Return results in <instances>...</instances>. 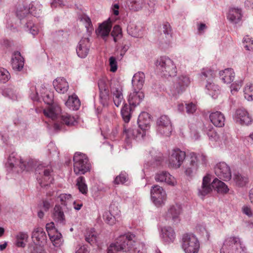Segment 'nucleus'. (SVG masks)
Instances as JSON below:
<instances>
[{
    "instance_id": "4c0bfd02",
    "label": "nucleus",
    "mask_w": 253,
    "mask_h": 253,
    "mask_svg": "<svg viewBox=\"0 0 253 253\" xmlns=\"http://www.w3.org/2000/svg\"><path fill=\"white\" fill-rule=\"evenodd\" d=\"M244 97L248 101L253 100V83L246 84L244 88Z\"/></svg>"
},
{
    "instance_id": "6ab92c4d",
    "label": "nucleus",
    "mask_w": 253,
    "mask_h": 253,
    "mask_svg": "<svg viewBox=\"0 0 253 253\" xmlns=\"http://www.w3.org/2000/svg\"><path fill=\"white\" fill-rule=\"evenodd\" d=\"M144 97V93L141 90L133 89L129 95L128 101L130 106L135 107L140 104Z\"/></svg>"
},
{
    "instance_id": "20e7f679",
    "label": "nucleus",
    "mask_w": 253,
    "mask_h": 253,
    "mask_svg": "<svg viewBox=\"0 0 253 253\" xmlns=\"http://www.w3.org/2000/svg\"><path fill=\"white\" fill-rule=\"evenodd\" d=\"M32 160H29V162L23 161L17 153L12 152L8 158L5 168L8 172H12L13 169L16 168L17 166L20 169L21 172L24 171L28 172L32 169Z\"/></svg>"
},
{
    "instance_id": "72a5a7b5",
    "label": "nucleus",
    "mask_w": 253,
    "mask_h": 253,
    "mask_svg": "<svg viewBox=\"0 0 253 253\" xmlns=\"http://www.w3.org/2000/svg\"><path fill=\"white\" fill-rule=\"evenodd\" d=\"M28 238L29 236L27 233L19 232L16 236V245L18 247H25Z\"/></svg>"
},
{
    "instance_id": "cd10ccee",
    "label": "nucleus",
    "mask_w": 253,
    "mask_h": 253,
    "mask_svg": "<svg viewBox=\"0 0 253 253\" xmlns=\"http://www.w3.org/2000/svg\"><path fill=\"white\" fill-rule=\"evenodd\" d=\"M220 79L224 83L230 84L234 79L235 73L233 69L227 68L219 72Z\"/></svg>"
},
{
    "instance_id": "c9c22d12",
    "label": "nucleus",
    "mask_w": 253,
    "mask_h": 253,
    "mask_svg": "<svg viewBox=\"0 0 253 253\" xmlns=\"http://www.w3.org/2000/svg\"><path fill=\"white\" fill-rule=\"evenodd\" d=\"M145 5V0H130L128 6L130 10L138 11L142 9Z\"/></svg>"
},
{
    "instance_id": "09e8293b",
    "label": "nucleus",
    "mask_w": 253,
    "mask_h": 253,
    "mask_svg": "<svg viewBox=\"0 0 253 253\" xmlns=\"http://www.w3.org/2000/svg\"><path fill=\"white\" fill-rule=\"evenodd\" d=\"M206 88L211 93L212 95L217 94L219 91V86L212 82L206 83L205 84Z\"/></svg>"
},
{
    "instance_id": "bf43d9fd",
    "label": "nucleus",
    "mask_w": 253,
    "mask_h": 253,
    "mask_svg": "<svg viewBox=\"0 0 253 253\" xmlns=\"http://www.w3.org/2000/svg\"><path fill=\"white\" fill-rule=\"evenodd\" d=\"M109 65L110 66V71L115 72L118 68L116 59L113 56H111L109 59Z\"/></svg>"
},
{
    "instance_id": "412c9836",
    "label": "nucleus",
    "mask_w": 253,
    "mask_h": 253,
    "mask_svg": "<svg viewBox=\"0 0 253 253\" xmlns=\"http://www.w3.org/2000/svg\"><path fill=\"white\" fill-rule=\"evenodd\" d=\"M61 111V109L59 105L52 104L43 110V114L46 117L51 119L52 120H55L58 118Z\"/></svg>"
},
{
    "instance_id": "1a4fd4ad",
    "label": "nucleus",
    "mask_w": 253,
    "mask_h": 253,
    "mask_svg": "<svg viewBox=\"0 0 253 253\" xmlns=\"http://www.w3.org/2000/svg\"><path fill=\"white\" fill-rule=\"evenodd\" d=\"M157 130L164 136H169L172 130L171 122L167 115H162L157 121Z\"/></svg>"
},
{
    "instance_id": "aec40b11",
    "label": "nucleus",
    "mask_w": 253,
    "mask_h": 253,
    "mask_svg": "<svg viewBox=\"0 0 253 253\" xmlns=\"http://www.w3.org/2000/svg\"><path fill=\"white\" fill-rule=\"evenodd\" d=\"M122 87L119 84L112 86L111 89L113 101L117 107H119L124 101Z\"/></svg>"
},
{
    "instance_id": "bb28decb",
    "label": "nucleus",
    "mask_w": 253,
    "mask_h": 253,
    "mask_svg": "<svg viewBox=\"0 0 253 253\" xmlns=\"http://www.w3.org/2000/svg\"><path fill=\"white\" fill-rule=\"evenodd\" d=\"M111 28L112 24L111 22L105 21L99 25L98 28L96 30V33L98 36H100L104 39L109 35Z\"/></svg>"
},
{
    "instance_id": "ddd939ff",
    "label": "nucleus",
    "mask_w": 253,
    "mask_h": 253,
    "mask_svg": "<svg viewBox=\"0 0 253 253\" xmlns=\"http://www.w3.org/2000/svg\"><path fill=\"white\" fill-rule=\"evenodd\" d=\"M90 47L88 38H83L79 42L77 47V53L79 57L84 58L88 55Z\"/></svg>"
},
{
    "instance_id": "c03bdc74",
    "label": "nucleus",
    "mask_w": 253,
    "mask_h": 253,
    "mask_svg": "<svg viewBox=\"0 0 253 253\" xmlns=\"http://www.w3.org/2000/svg\"><path fill=\"white\" fill-rule=\"evenodd\" d=\"M127 31L128 33L132 37L135 38H141L142 37L141 31L135 25H129L127 27Z\"/></svg>"
},
{
    "instance_id": "13d9d810",
    "label": "nucleus",
    "mask_w": 253,
    "mask_h": 253,
    "mask_svg": "<svg viewBox=\"0 0 253 253\" xmlns=\"http://www.w3.org/2000/svg\"><path fill=\"white\" fill-rule=\"evenodd\" d=\"M163 30L164 34L166 35V38L167 39H169L171 37V29L169 24L168 22H166L164 24Z\"/></svg>"
},
{
    "instance_id": "a19ab883",
    "label": "nucleus",
    "mask_w": 253,
    "mask_h": 253,
    "mask_svg": "<svg viewBox=\"0 0 253 253\" xmlns=\"http://www.w3.org/2000/svg\"><path fill=\"white\" fill-rule=\"evenodd\" d=\"M60 120L62 123L68 126H74L77 123L74 117L68 114H63L60 116Z\"/></svg>"
},
{
    "instance_id": "79ce46f5",
    "label": "nucleus",
    "mask_w": 253,
    "mask_h": 253,
    "mask_svg": "<svg viewBox=\"0 0 253 253\" xmlns=\"http://www.w3.org/2000/svg\"><path fill=\"white\" fill-rule=\"evenodd\" d=\"M77 186L82 194H85L87 192V186L85 183V179L83 176L79 177L77 179Z\"/></svg>"
},
{
    "instance_id": "6e6552de",
    "label": "nucleus",
    "mask_w": 253,
    "mask_h": 253,
    "mask_svg": "<svg viewBox=\"0 0 253 253\" xmlns=\"http://www.w3.org/2000/svg\"><path fill=\"white\" fill-rule=\"evenodd\" d=\"M186 157L185 152L179 149H173L169 157V167L172 169L180 168Z\"/></svg>"
},
{
    "instance_id": "a878e982",
    "label": "nucleus",
    "mask_w": 253,
    "mask_h": 253,
    "mask_svg": "<svg viewBox=\"0 0 253 253\" xmlns=\"http://www.w3.org/2000/svg\"><path fill=\"white\" fill-rule=\"evenodd\" d=\"M24 58L19 51H15L14 53L12 58V68L17 71H20L24 66Z\"/></svg>"
},
{
    "instance_id": "3c124183",
    "label": "nucleus",
    "mask_w": 253,
    "mask_h": 253,
    "mask_svg": "<svg viewBox=\"0 0 253 253\" xmlns=\"http://www.w3.org/2000/svg\"><path fill=\"white\" fill-rule=\"evenodd\" d=\"M30 11V9L25 6H19L17 10V16L20 19H22L24 18L29 15Z\"/></svg>"
},
{
    "instance_id": "f257e3e1",
    "label": "nucleus",
    "mask_w": 253,
    "mask_h": 253,
    "mask_svg": "<svg viewBox=\"0 0 253 253\" xmlns=\"http://www.w3.org/2000/svg\"><path fill=\"white\" fill-rule=\"evenodd\" d=\"M214 189L219 194H225L229 191L227 186L222 181L214 178L212 181L211 175H206L203 179L202 185L198 189V195L204 198Z\"/></svg>"
},
{
    "instance_id": "49530a36",
    "label": "nucleus",
    "mask_w": 253,
    "mask_h": 253,
    "mask_svg": "<svg viewBox=\"0 0 253 253\" xmlns=\"http://www.w3.org/2000/svg\"><path fill=\"white\" fill-rule=\"evenodd\" d=\"M233 179L237 185L239 187H243L246 185L248 182V177L244 175H233Z\"/></svg>"
},
{
    "instance_id": "603ef678",
    "label": "nucleus",
    "mask_w": 253,
    "mask_h": 253,
    "mask_svg": "<svg viewBox=\"0 0 253 253\" xmlns=\"http://www.w3.org/2000/svg\"><path fill=\"white\" fill-rule=\"evenodd\" d=\"M2 94L13 100H15L17 98L16 91L14 88L11 87L5 88L2 91Z\"/></svg>"
},
{
    "instance_id": "680f3d73",
    "label": "nucleus",
    "mask_w": 253,
    "mask_h": 253,
    "mask_svg": "<svg viewBox=\"0 0 253 253\" xmlns=\"http://www.w3.org/2000/svg\"><path fill=\"white\" fill-rule=\"evenodd\" d=\"M81 21L85 23V24H86L85 27L86 28L88 29V30H89V29L90 28H92V25L91 23V20L89 18V17H88L87 15H82L81 17Z\"/></svg>"
},
{
    "instance_id": "7ed1b4c3",
    "label": "nucleus",
    "mask_w": 253,
    "mask_h": 253,
    "mask_svg": "<svg viewBox=\"0 0 253 253\" xmlns=\"http://www.w3.org/2000/svg\"><path fill=\"white\" fill-rule=\"evenodd\" d=\"M155 65L159 73L162 77H174L177 74V68L174 62L168 56H161L156 61Z\"/></svg>"
},
{
    "instance_id": "5701e85b",
    "label": "nucleus",
    "mask_w": 253,
    "mask_h": 253,
    "mask_svg": "<svg viewBox=\"0 0 253 253\" xmlns=\"http://www.w3.org/2000/svg\"><path fill=\"white\" fill-rule=\"evenodd\" d=\"M55 90L60 93H65L69 88L68 82L63 78H58L53 82Z\"/></svg>"
},
{
    "instance_id": "f704fd0d",
    "label": "nucleus",
    "mask_w": 253,
    "mask_h": 253,
    "mask_svg": "<svg viewBox=\"0 0 253 253\" xmlns=\"http://www.w3.org/2000/svg\"><path fill=\"white\" fill-rule=\"evenodd\" d=\"M53 216L54 220L58 222H63L65 220V215L60 206L56 205L54 208Z\"/></svg>"
},
{
    "instance_id": "a18cd8bd",
    "label": "nucleus",
    "mask_w": 253,
    "mask_h": 253,
    "mask_svg": "<svg viewBox=\"0 0 253 253\" xmlns=\"http://www.w3.org/2000/svg\"><path fill=\"white\" fill-rule=\"evenodd\" d=\"M58 198L59 199L62 205L67 207L69 204H71L72 201V197L71 194H61ZM68 209V208L67 207Z\"/></svg>"
},
{
    "instance_id": "e433bc0d",
    "label": "nucleus",
    "mask_w": 253,
    "mask_h": 253,
    "mask_svg": "<svg viewBox=\"0 0 253 253\" xmlns=\"http://www.w3.org/2000/svg\"><path fill=\"white\" fill-rule=\"evenodd\" d=\"M131 107L127 104H125L121 110V115L124 122L127 123L131 117Z\"/></svg>"
},
{
    "instance_id": "58836bf2",
    "label": "nucleus",
    "mask_w": 253,
    "mask_h": 253,
    "mask_svg": "<svg viewBox=\"0 0 253 253\" xmlns=\"http://www.w3.org/2000/svg\"><path fill=\"white\" fill-rule=\"evenodd\" d=\"M162 163V159L159 157L156 159L155 162H151L150 163L148 162L144 165V169H143V172H148L154 169L155 168L159 167L161 165Z\"/></svg>"
},
{
    "instance_id": "9b49d317",
    "label": "nucleus",
    "mask_w": 253,
    "mask_h": 253,
    "mask_svg": "<svg viewBox=\"0 0 253 253\" xmlns=\"http://www.w3.org/2000/svg\"><path fill=\"white\" fill-rule=\"evenodd\" d=\"M190 83V78L186 75L178 76L174 81L172 91L174 95L182 93Z\"/></svg>"
},
{
    "instance_id": "393cba45",
    "label": "nucleus",
    "mask_w": 253,
    "mask_h": 253,
    "mask_svg": "<svg viewBox=\"0 0 253 253\" xmlns=\"http://www.w3.org/2000/svg\"><path fill=\"white\" fill-rule=\"evenodd\" d=\"M145 81V75L142 72L135 73L132 80L133 89L141 90Z\"/></svg>"
},
{
    "instance_id": "ea45409f",
    "label": "nucleus",
    "mask_w": 253,
    "mask_h": 253,
    "mask_svg": "<svg viewBox=\"0 0 253 253\" xmlns=\"http://www.w3.org/2000/svg\"><path fill=\"white\" fill-rule=\"evenodd\" d=\"M37 179L41 187H45L52 183L53 180L51 175H39Z\"/></svg>"
},
{
    "instance_id": "e2e57ef3",
    "label": "nucleus",
    "mask_w": 253,
    "mask_h": 253,
    "mask_svg": "<svg viewBox=\"0 0 253 253\" xmlns=\"http://www.w3.org/2000/svg\"><path fill=\"white\" fill-rule=\"evenodd\" d=\"M46 230L48 235H49L50 233L52 234V233H55V232L57 231L55 229L54 227V223L53 222H51L46 224Z\"/></svg>"
},
{
    "instance_id": "f03ea898",
    "label": "nucleus",
    "mask_w": 253,
    "mask_h": 253,
    "mask_svg": "<svg viewBox=\"0 0 253 253\" xmlns=\"http://www.w3.org/2000/svg\"><path fill=\"white\" fill-rule=\"evenodd\" d=\"M134 237L133 234H129L120 236L115 243L111 244L108 247L107 253L135 251V242L133 240Z\"/></svg>"
},
{
    "instance_id": "338daca9",
    "label": "nucleus",
    "mask_w": 253,
    "mask_h": 253,
    "mask_svg": "<svg viewBox=\"0 0 253 253\" xmlns=\"http://www.w3.org/2000/svg\"><path fill=\"white\" fill-rule=\"evenodd\" d=\"M242 210L243 212L246 215H248L249 217H251L253 216V212L250 207L248 206H244Z\"/></svg>"
},
{
    "instance_id": "5fc2aeb1",
    "label": "nucleus",
    "mask_w": 253,
    "mask_h": 253,
    "mask_svg": "<svg viewBox=\"0 0 253 253\" xmlns=\"http://www.w3.org/2000/svg\"><path fill=\"white\" fill-rule=\"evenodd\" d=\"M10 78V75L9 72L3 68H0V83H5Z\"/></svg>"
},
{
    "instance_id": "dca6fc26",
    "label": "nucleus",
    "mask_w": 253,
    "mask_h": 253,
    "mask_svg": "<svg viewBox=\"0 0 253 253\" xmlns=\"http://www.w3.org/2000/svg\"><path fill=\"white\" fill-rule=\"evenodd\" d=\"M32 238L33 241L39 246L43 245L46 243L47 237L43 228L37 227L34 229L32 233Z\"/></svg>"
},
{
    "instance_id": "2f4dec72",
    "label": "nucleus",
    "mask_w": 253,
    "mask_h": 253,
    "mask_svg": "<svg viewBox=\"0 0 253 253\" xmlns=\"http://www.w3.org/2000/svg\"><path fill=\"white\" fill-rule=\"evenodd\" d=\"M215 174H231L230 167L225 162L217 163L214 168Z\"/></svg>"
},
{
    "instance_id": "de8ad7c7",
    "label": "nucleus",
    "mask_w": 253,
    "mask_h": 253,
    "mask_svg": "<svg viewBox=\"0 0 253 253\" xmlns=\"http://www.w3.org/2000/svg\"><path fill=\"white\" fill-rule=\"evenodd\" d=\"M48 236L54 246H58L59 245L62 238V235L60 233L57 231L55 233H52V234L50 233Z\"/></svg>"
},
{
    "instance_id": "4d7b16f0",
    "label": "nucleus",
    "mask_w": 253,
    "mask_h": 253,
    "mask_svg": "<svg viewBox=\"0 0 253 253\" xmlns=\"http://www.w3.org/2000/svg\"><path fill=\"white\" fill-rule=\"evenodd\" d=\"M207 135L209 136V139L211 141H217L218 140V136L217 132L211 126L209 127V130L207 132Z\"/></svg>"
},
{
    "instance_id": "69168bd1",
    "label": "nucleus",
    "mask_w": 253,
    "mask_h": 253,
    "mask_svg": "<svg viewBox=\"0 0 253 253\" xmlns=\"http://www.w3.org/2000/svg\"><path fill=\"white\" fill-rule=\"evenodd\" d=\"M124 132L125 133L127 137V138H131L133 137L136 136V135L135 134V131L131 129H126V126H124Z\"/></svg>"
},
{
    "instance_id": "8fccbe9b",
    "label": "nucleus",
    "mask_w": 253,
    "mask_h": 253,
    "mask_svg": "<svg viewBox=\"0 0 253 253\" xmlns=\"http://www.w3.org/2000/svg\"><path fill=\"white\" fill-rule=\"evenodd\" d=\"M111 36L113 37L115 42H117L119 39L122 38V29L119 25H115L111 33Z\"/></svg>"
},
{
    "instance_id": "c756f323",
    "label": "nucleus",
    "mask_w": 253,
    "mask_h": 253,
    "mask_svg": "<svg viewBox=\"0 0 253 253\" xmlns=\"http://www.w3.org/2000/svg\"><path fill=\"white\" fill-rule=\"evenodd\" d=\"M242 17L241 9L236 8H230L227 15V19L233 23L239 22Z\"/></svg>"
},
{
    "instance_id": "423d86ee",
    "label": "nucleus",
    "mask_w": 253,
    "mask_h": 253,
    "mask_svg": "<svg viewBox=\"0 0 253 253\" xmlns=\"http://www.w3.org/2000/svg\"><path fill=\"white\" fill-rule=\"evenodd\" d=\"M220 253H246L239 238L230 237L225 239Z\"/></svg>"
},
{
    "instance_id": "2eb2a0df",
    "label": "nucleus",
    "mask_w": 253,
    "mask_h": 253,
    "mask_svg": "<svg viewBox=\"0 0 253 253\" xmlns=\"http://www.w3.org/2000/svg\"><path fill=\"white\" fill-rule=\"evenodd\" d=\"M236 121L241 125H249L252 122V118L249 113L243 108L236 110L234 116Z\"/></svg>"
},
{
    "instance_id": "6e6d98bb",
    "label": "nucleus",
    "mask_w": 253,
    "mask_h": 253,
    "mask_svg": "<svg viewBox=\"0 0 253 253\" xmlns=\"http://www.w3.org/2000/svg\"><path fill=\"white\" fill-rule=\"evenodd\" d=\"M155 6V2L154 0H145V5L143 9L146 12H152L154 10Z\"/></svg>"
},
{
    "instance_id": "0e129e2a",
    "label": "nucleus",
    "mask_w": 253,
    "mask_h": 253,
    "mask_svg": "<svg viewBox=\"0 0 253 253\" xmlns=\"http://www.w3.org/2000/svg\"><path fill=\"white\" fill-rule=\"evenodd\" d=\"M186 112L188 114L194 113L197 109L196 105L193 103L186 104Z\"/></svg>"
},
{
    "instance_id": "9d476101",
    "label": "nucleus",
    "mask_w": 253,
    "mask_h": 253,
    "mask_svg": "<svg viewBox=\"0 0 253 253\" xmlns=\"http://www.w3.org/2000/svg\"><path fill=\"white\" fill-rule=\"evenodd\" d=\"M152 201L156 206L159 207L165 204L167 200V194L163 188L158 185L152 187L151 190Z\"/></svg>"
},
{
    "instance_id": "4468645a",
    "label": "nucleus",
    "mask_w": 253,
    "mask_h": 253,
    "mask_svg": "<svg viewBox=\"0 0 253 253\" xmlns=\"http://www.w3.org/2000/svg\"><path fill=\"white\" fill-rule=\"evenodd\" d=\"M186 174H192L196 172L198 169L197 157L196 154H190V158L186 161L184 166Z\"/></svg>"
},
{
    "instance_id": "864d4df0",
    "label": "nucleus",
    "mask_w": 253,
    "mask_h": 253,
    "mask_svg": "<svg viewBox=\"0 0 253 253\" xmlns=\"http://www.w3.org/2000/svg\"><path fill=\"white\" fill-rule=\"evenodd\" d=\"M103 219L104 221L108 224L113 225L116 221V218L114 215L110 211H106L103 214Z\"/></svg>"
},
{
    "instance_id": "f3484780",
    "label": "nucleus",
    "mask_w": 253,
    "mask_h": 253,
    "mask_svg": "<svg viewBox=\"0 0 253 253\" xmlns=\"http://www.w3.org/2000/svg\"><path fill=\"white\" fill-rule=\"evenodd\" d=\"M151 121V117L148 113H141L138 116L137 121L139 127L143 131L148 130L150 127Z\"/></svg>"
},
{
    "instance_id": "c85d7f7f",
    "label": "nucleus",
    "mask_w": 253,
    "mask_h": 253,
    "mask_svg": "<svg viewBox=\"0 0 253 253\" xmlns=\"http://www.w3.org/2000/svg\"><path fill=\"white\" fill-rule=\"evenodd\" d=\"M215 73L214 70L210 68L203 69L200 75L201 81L206 82V83L212 82L214 80Z\"/></svg>"
},
{
    "instance_id": "774afa93",
    "label": "nucleus",
    "mask_w": 253,
    "mask_h": 253,
    "mask_svg": "<svg viewBox=\"0 0 253 253\" xmlns=\"http://www.w3.org/2000/svg\"><path fill=\"white\" fill-rule=\"evenodd\" d=\"M31 253H46V252L41 246H36L33 247V250L31 251Z\"/></svg>"
},
{
    "instance_id": "f8f14e48",
    "label": "nucleus",
    "mask_w": 253,
    "mask_h": 253,
    "mask_svg": "<svg viewBox=\"0 0 253 253\" xmlns=\"http://www.w3.org/2000/svg\"><path fill=\"white\" fill-rule=\"evenodd\" d=\"M182 212V208L180 205L175 204L170 205L165 212L164 217L167 220H171L173 223L177 222L180 220L179 216Z\"/></svg>"
},
{
    "instance_id": "a211bd4d",
    "label": "nucleus",
    "mask_w": 253,
    "mask_h": 253,
    "mask_svg": "<svg viewBox=\"0 0 253 253\" xmlns=\"http://www.w3.org/2000/svg\"><path fill=\"white\" fill-rule=\"evenodd\" d=\"M100 92L99 97L102 103H105L109 99V86L104 79L99 80L98 83Z\"/></svg>"
},
{
    "instance_id": "7c9ffc66",
    "label": "nucleus",
    "mask_w": 253,
    "mask_h": 253,
    "mask_svg": "<svg viewBox=\"0 0 253 253\" xmlns=\"http://www.w3.org/2000/svg\"><path fill=\"white\" fill-rule=\"evenodd\" d=\"M65 105L70 109L78 110L80 107L81 103L78 96L74 94L69 96Z\"/></svg>"
},
{
    "instance_id": "4be33fe9",
    "label": "nucleus",
    "mask_w": 253,
    "mask_h": 253,
    "mask_svg": "<svg viewBox=\"0 0 253 253\" xmlns=\"http://www.w3.org/2000/svg\"><path fill=\"white\" fill-rule=\"evenodd\" d=\"M210 119L212 124L216 127H220L224 125L225 117L221 112H212L210 115Z\"/></svg>"
},
{
    "instance_id": "052dcab7",
    "label": "nucleus",
    "mask_w": 253,
    "mask_h": 253,
    "mask_svg": "<svg viewBox=\"0 0 253 253\" xmlns=\"http://www.w3.org/2000/svg\"><path fill=\"white\" fill-rule=\"evenodd\" d=\"M127 179L128 178L126 175H118L116 177L114 182L117 184H124L127 181Z\"/></svg>"
},
{
    "instance_id": "473e14b6",
    "label": "nucleus",
    "mask_w": 253,
    "mask_h": 253,
    "mask_svg": "<svg viewBox=\"0 0 253 253\" xmlns=\"http://www.w3.org/2000/svg\"><path fill=\"white\" fill-rule=\"evenodd\" d=\"M155 179L157 182H164L169 185H174L176 183L172 175H155Z\"/></svg>"
},
{
    "instance_id": "b1692460",
    "label": "nucleus",
    "mask_w": 253,
    "mask_h": 253,
    "mask_svg": "<svg viewBox=\"0 0 253 253\" xmlns=\"http://www.w3.org/2000/svg\"><path fill=\"white\" fill-rule=\"evenodd\" d=\"M162 237L165 243L169 244L174 241L175 233L171 227H166L162 229Z\"/></svg>"
},
{
    "instance_id": "37998d69",
    "label": "nucleus",
    "mask_w": 253,
    "mask_h": 253,
    "mask_svg": "<svg viewBox=\"0 0 253 253\" xmlns=\"http://www.w3.org/2000/svg\"><path fill=\"white\" fill-rule=\"evenodd\" d=\"M97 234L94 229L88 230L85 235V240L90 244L96 242Z\"/></svg>"
},
{
    "instance_id": "0eeeda50",
    "label": "nucleus",
    "mask_w": 253,
    "mask_h": 253,
    "mask_svg": "<svg viewBox=\"0 0 253 253\" xmlns=\"http://www.w3.org/2000/svg\"><path fill=\"white\" fill-rule=\"evenodd\" d=\"M182 248L185 253H198L200 243L192 234H184L182 238Z\"/></svg>"
},
{
    "instance_id": "39448f33",
    "label": "nucleus",
    "mask_w": 253,
    "mask_h": 253,
    "mask_svg": "<svg viewBox=\"0 0 253 253\" xmlns=\"http://www.w3.org/2000/svg\"><path fill=\"white\" fill-rule=\"evenodd\" d=\"M73 160L75 174H85L90 172L91 164L86 155L81 153H76Z\"/></svg>"
}]
</instances>
